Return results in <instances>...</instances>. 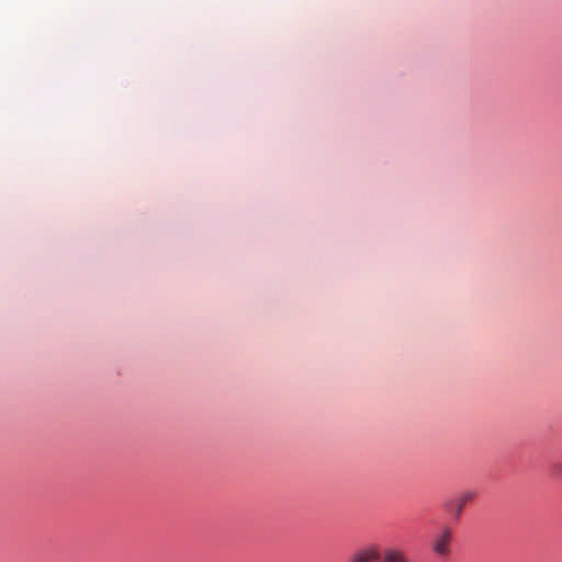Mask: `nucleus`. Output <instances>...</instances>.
Returning <instances> with one entry per match:
<instances>
[{
	"label": "nucleus",
	"mask_w": 562,
	"mask_h": 562,
	"mask_svg": "<svg viewBox=\"0 0 562 562\" xmlns=\"http://www.w3.org/2000/svg\"><path fill=\"white\" fill-rule=\"evenodd\" d=\"M381 562H412L405 551L397 547H387L381 551Z\"/></svg>",
	"instance_id": "3"
},
{
	"label": "nucleus",
	"mask_w": 562,
	"mask_h": 562,
	"mask_svg": "<svg viewBox=\"0 0 562 562\" xmlns=\"http://www.w3.org/2000/svg\"><path fill=\"white\" fill-rule=\"evenodd\" d=\"M452 531L450 528L445 527L439 535H437L432 542V550L441 557H447L450 553V541Z\"/></svg>",
	"instance_id": "2"
},
{
	"label": "nucleus",
	"mask_w": 562,
	"mask_h": 562,
	"mask_svg": "<svg viewBox=\"0 0 562 562\" xmlns=\"http://www.w3.org/2000/svg\"><path fill=\"white\" fill-rule=\"evenodd\" d=\"M381 558V549L376 543H370L356 550L348 562H379Z\"/></svg>",
	"instance_id": "1"
},
{
	"label": "nucleus",
	"mask_w": 562,
	"mask_h": 562,
	"mask_svg": "<svg viewBox=\"0 0 562 562\" xmlns=\"http://www.w3.org/2000/svg\"><path fill=\"white\" fill-rule=\"evenodd\" d=\"M476 497L475 491H464L462 492L458 498L449 504V506L453 509L454 516L458 519L468 503H471Z\"/></svg>",
	"instance_id": "4"
},
{
	"label": "nucleus",
	"mask_w": 562,
	"mask_h": 562,
	"mask_svg": "<svg viewBox=\"0 0 562 562\" xmlns=\"http://www.w3.org/2000/svg\"><path fill=\"white\" fill-rule=\"evenodd\" d=\"M551 473L555 476H562V460H557L551 464Z\"/></svg>",
	"instance_id": "5"
}]
</instances>
